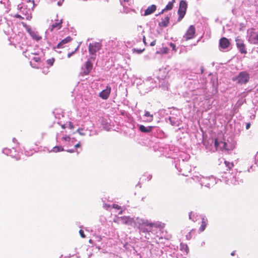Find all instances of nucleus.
<instances>
[{
    "instance_id": "obj_1",
    "label": "nucleus",
    "mask_w": 258,
    "mask_h": 258,
    "mask_svg": "<svg viewBox=\"0 0 258 258\" xmlns=\"http://www.w3.org/2000/svg\"><path fill=\"white\" fill-rule=\"evenodd\" d=\"M117 224H126L132 226L133 224L137 227L140 235L147 240L158 237V231H160L163 226L160 222L152 223L147 219L137 217L136 219L129 216L117 217L113 220Z\"/></svg>"
},
{
    "instance_id": "obj_2",
    "label": "nucleus",
    "mask_w": 258,
    "mask_h": 258,
    "mask_svg": "<svg viewBox=\"0 0 258 258\" xmlns=\"http://www.w3.org/2000/svg\"><path fill=\"white\" fill-rule=\"evenodd\" d=\"M167 75V72L166 69L160 70V75L158 78V83H157L152 78H148L140 86V92L143 94L147 93L151 91L153 88L156 87L158 84L160 87H162L164 89H167L168 83L166 80Z\"/></svg>"
},
{
    "instance_id": "obj_3",
    "label": "nucleus",
    "mask_w": 258,
    "mask_h": 258,
    "mask_svg": "<svg viewBox=\"0 0 258 258\" xmlns=\"http://www.w3.org/2000/svg\"><path fill=\"white\" fill-rule=\"evenodd\" d=\"M193 180L200 182L201 186L207 187L213 186L216 183V178L213 176L204 177L201 175H195L192 177Z\"/></svg>"
},
{
    "instance_id": "obj_4",
    "label": "nucleus",
    "mask_w": 258,
    "mask_h": 258,
    "mask_svg": "<svg viewBox=\"0 0 258 258\" xmlns=\"http://www.w3.org/2000/svg\"><path fill=\"white\" fill-rule=\"evenodd\" d=\"M249 79V75L245 71L240 72L238 75L233 78V80L236 81L238 84L242 85L245 84Z\"/></svg>"
},
{
    "instance_id": "obj_5",
    "label": "nucleus",
    "mask_w": 258,
    "mask_h": 258,
    "mask_svg": "<svg viewBox=\"0 0 258 258\" xmlns=\"http://www.w3.org/2000/svg\"><path fill=\"white\" fill-rule=\"evenodd\" d=\"M247 39L250 43L258 45V32H256L254 29L248 30Z\"/></svg>"
},
{
    "instance_id": "obj_6",
    "label": "nucleus",
    "mask_w": 258,
    "mask_h": 258,
    "mask_svg": "<svg viewBox=\"0 0 258 258\" xmlns=\"http://www.w3.org/2000/svg\"><path fill=\"white\" fill-rule=\"evenodd\" d=\"M23 25L33 39L37 41H38L41 39L42 38L40 36H39L38 32L36 31L35 30L32 29L30 26L27 25L26 24L23 23Z\"/></svg>"
},
{
    "instance_id": "obj_7",
    "label": "nucleus",
    "mask_w": 258,
    "mask_h": 258,
    "mask_svg": "<svg viewBox=\"0 0 258 258\" xmlns=\"http://www.w3.org/2000/svg\"><path fill=\"white\" fill-rule=\"evenodd\" d=\"M196 29L194 25H190L185 32L183 38L187 41L195 37Z\"/></svg>"
},
{
    "instance_id": "obj_8",
    "label": "nucleus",
    "mask_w": 258,
    "mask_h": 258,
    "mask_svg": "<svg viewBox=\"0 0 258 258\" xmlns=\"http://www.w3.org/2000/svg\"><path fill=\"white\" fill-rule=\"evenodd\" d=\"M235 41L237 48L240 52V53L242 54H246L247 53V51L245 49V46L243 40L240 38V36H237L235 38Z\"/></svg>"
},
{
    "instance_id": "obj_9",
    "label": "nucleus",
    "mask_w": 258,
    "mask_h": 258,
    "mask_svg": "<svg viewBox=\"0 0 258 258\" xmlns=\"http://www.w3.org/2000/svg\"><path fill=\"white\" fill-rule=\"evenodd\" d=\"M62 20L58 21V20L56 22L52 24L50 27L45 32V39H47V35L49 32H52L54 30H58L61 27Z\"/></svg>"
},
{
    "instance_id": "obj_10",
    "label": "nucleus",
    "mask_w": 258,
    "mask_h": 258,
    "mask_svg": "<svg viewBox=\"0 0 258 258\" xmlns=\"http://www.w3.org/2000/svg\"><path fill=\"white\" fill-rule=\"evenodd\" d=\"M232 177L231 178V182L233 184H239L240 182H242L243 179L240 172L237 171L232 173Z\"/></svg>"
},
{
    "instance_id": "obj_11",
    "label": "nucleus",
    "mask_w": 258,
    "mask_h": 258,
    "mask_svg": "<svg viewBox=\"0 0 258 258\" xmlns=\"http://www.w3.org/2000/svg\"><path fill=\"white\" fill-rule=\"evenodd\" d=\"M101 45L99 42H93L90 43L89 46V51L90 54L95 55L97 51L101 49Z\"/></svg>"
},
{
    "instance_id": "obj_12",
    "label": "nucleus",
    "mask_w": 258,
    "mask_h": 258,
    "mask_svg": "<svg viewBox=\"0 0 258 258\" xmlns=\"http://www.w3.org/2000/svg\"><path fill=\"white\" fill-rule=\"evenodd\" d=\"M93 68V64L90 60H87L85 64L84 67H82V74L83 75H88Z\"/></svg>"
},
{
    "instance_id": "obj_13",
    "label": "nucleus",
    "mask_w": 258,
    "mask_h": 258,
    "mask_svg": "<svg viewBox=\"0 0 258 258\" xmlns=\"http://www.w3.org/2000/svg\"><path fill=\"white\" fill-rule=\"evenodd\" d=\"M230 42L228 39L225 37H223L220 39L219 42V46L221 49H226L229 47Z\"/></svg>"
},
{
    "instance_id": "obj_14",
    "label": "nucleus",
    "mask_w": 258,
    "mask_h": 258,
    "mask_svg": "<svg viewBox=\"0 0 258 258\" xmlns=\"http://www.w3.org/2000/svg\"><path fill=\"white\" fill-rule=\"evenodd\" d=\"M225 141H218V140L215 141V146L217 150L225 151Z\"/></svg>"
},
{
    "instance_id": "obj_15",
    "label": "nucleus",
    "mask_w": 258,
    "mask_h": 258,
    "mask_svg": "<svg viewBox=\"0 0 258 258\" xmlns=\"http://www.w3.org/2000/svg\"><path fill=\"white\" fill-rule=\"evenodd\" d=\"M110 91L111 88L107 86L105 89L102 90L100 93L99 96L103 99H106L109 97Z\"/></svg>"
},
{
    "instance_id": "obj_16",
    "label": "nucleus",
    "mask_w": 258,
    "mask_h": 258,
    "mask_svg": "<svg viewBox=\"0 0 258 258\" xmlns=\"http://www.w3.org/2000/svg\"><path fill=\"white\" fill-rule=\"evenodd\" d=\"M153 128H154L153 126H145L142 124L139 125L140 131L141 132L145 133H149L151 132Z\"/></svg>"
},
{
    "instance_id": "obj_17",
    "label": "nucleus",
    "mask_w": 258,
    "mask_h": 258,
    "mask_svg": "<svg viewBox=\"0 0 258 258\" xmlns=\"http://www.w3.org/2000/svg\"><path fill=\"white\" fill-rule=\"evenodd\" d=\"M72 40V38L70 36L67 37L65 39L61 40L57 45L56 47L57 48H61L64 47V44L70 42Z\"/></svg>"
},
{
    "instance_id": "obj_18",
    "label": "nucleus",
    "mask_w": 258,
    "mask_h": 258,
    "mask_svg": "<svg viewBox=\"0 0 258 258\" xmlns=\"http://www.w3.org/2000/svg\"><path fill=\"white\" fill-rule=\"evenodd\" d=\"M13 152H15V149L14 148H13V149L5 148L3 150V153H4V154H6L7 155H10V156H11L12 157H15L17 160L19 159H20L19 157H15L13 155Z\"/></svg>"
},
{
    "instance_id": "obj_19",
    "label": "nucleus",
    "mask_w": 258,
    "mask_h": 258,
    "mask_svg": "<svg viewBox=\"0 0 258 258\" xmlns=\"http://www.w3.org/2000/svg\"><path fill=\"white\" fill-rule=\"evenodd\" d=\"M156 10V6L155 5H152L145 10L144 16H147L152 14Z\"/></svg>"
},
{
    "instance_id": "obj_20",
    "label": "nucleus",
    "mask_w": 258,
    "mask_h": 258,
    "mask_svg": "<svg viewBox=\"0 0 258 258\" xmlns=\"http://www.w3.org/2000/svg\"><path fill=\"white\" fill-rule=\"evenodd\" d=\"M180 250L182 252L183 255L187 254L189 250L187 245L182 243L180 245Z\"/></svg>"
},
{
    "instance_id": "obj_21",
    "label": "nucleus",
    "mask_w": 258,
    "mask_h": 258,
    "mask_svg": "<svg viewBox=\"0 0 258 258\" xmlns=\"http://www.w3.org/2000/svg\"><path fill=\"white\" fill-rule=\"evenodd\" d=\"M235 148V144L234 143H231L229 142H226L225 143V151H229L232 150Z\"/></svg>"
},
{
    "instance_id": "obj_22",
    "label": "nucleus",
    "mask_w": 258,
    "mask_h": 258,
    "mask_svg": "<svg viewBox=\"0 0 258 258\" xmlns=\"http://www.w3.org/2000/svg\"><path fill=\"white\" fill-rule=\"evenodd\" d=\"M169 22V17L168 16L165 17L162 19L161 21L159 23V25L162 27H166Z\"/></svg>"
},
{
    "instance_id": "obj_23",
    "label": "nucleus",
    "mask_w": 258,
    "mask_h": 258,
    "mask_svg": "<svg viewBox=\"0 0 258 258\" xmlns=\"http://www.w3.org/2000/svg\"><path fill=\"white\" fill-rule=\"evenodd\" d=\"M175 2V0H172L170 1L166 5L165 8L162 11L161 13H163L164 11L171 10L173 6V4Z\"/></svg>"
},
{
    "instance_id": "obj_24",
    "label": "nucleus",
    "mask_w": 258,
    "mask_h": 258,
    "mask_svg": "<svg viewBox=\"0 0 258 258\" xmlns=\"http://www.w3.org/2000/svg\"><path fill=\"white\" fill-rule=\"evenodd\" d=\"M207 224V219H206L204 217H202V225L199 229L200 232H203L206 228V225Z\"/></svg>"
},
{
    "instance_id": "obj_25",
    "label": "nucleus",
    "mask_w": 258,
    "mask_h": 258,
    "mask_svg": "<svg viewBox=\"0 0 258 258\" xmlns=\"http://www.w3.org/2000/svg\"><path fill=\"white\" fill-rule=\"evenodd\" d=\"M185 13H186V11L178 9V15L179 16L178 18V22L180 21L183 19V18L184 17V16L185 14Z\"/></svg>"
},
{
    "instance_id": "obj_26",
    "label": "nucleus",
    "mask_w": 258,
    "mask_h": 258,
    "mask_svg": "<svg viewBox=\"0 0 258 258\" xmlns=\"http://www.w3.org/2000/svg\"><path fill=\"white\" fill-rule=\"evenodd\" d=\"M198 215L197 213L191 212L189 214V219L194 222L197 221Z\"/></svg>"
},
{
    "instance_id": "obj_27",
    "label": "nucleus",
    "mask_w": 258,
    "mask_h": 258,
    "mask_svg": "<svg viewBox=\"0 0 258 258\" xmlns=\"http://www.w3.org/2000/svg\"><path fill=\"white\" fill-rule=\"evenodd\" d=\"M187 9V4L184 1H181L179 3L178 9L186 11Z\"/></svg>"
},
{
    "instance_id": "obj_28",
    "label": "nucleus",
    "mask_w": 258,
    "mask_h": 258,
    "mask_svg": "<svg viewBox=\"0 0 258 258\" xmlns=\"http://www.w3.org/2000/svg\"><path fill=\"white\" fill-rule=\"evenodd\" d=\"M63 151H64V149L61 146H56L54 147L50 152L57 153Z\"/></svg>"
},
{
    "instance_id": "obj_29",
    "label": "nucleus",
    "mask_w": 258,
    "mask_h": 258,
    "mask_svg": "<svg viewBox=\"0 0 258 258\" xmlns=\"http://www.w3.org/2000/svg\"><path fill=\"white\" fill-rule=\"evenodd\" d=\"M61 127L62 128H64L67 127H69L70 129L74 128V125L71 122H69L66 123V124H63L61 125Z\"/></svg>"
},
{
    "instance_id": "obj_30",
    "label": "nucleus",
    "mask_w": 258,
    "mask_h": 258,
    "mask_svg": "<svg viewBox=\"0 0 258 258\" xmlns=\"http://www.w3.org/2000/svg\"><path fill=\"white\" fill-rule=\"evenodd\" d=\"M144 116L147 117H149V118L148 119L149 121H151L153 120V115L151 114L149 111H145Z\"/></svg>"
},
{
    "instance_id": "obj_31",
    "label": "nucleus",
    "mask_w": 258,
    "mask_h": 258,
    "mask_svg": "<svg viewBox=\"0 0 258 258\" xmlns=\"http://www.w3.org/2000/svg\"><path fill=\"white\" fill-rule=\"evenodd\" d=\"M194 230L193 229L191 230L188 233V234L186 235V239L187 240H190L192 238V235L194 234Z\"/></svg>"
},
{
    "instance_id": "obj_32",
    "label": "nucleus",
    "mask_w": 258,
    "mask_h": 258,
    "mask_svg": "<svg viewBox=\"0 0 258 258\" xmlns=\"http://www.w3.org/2000/svg\"><path fill=\"white\" fill-rule=\"evenodd\" d=\"M62 141H65V142H71L72 143L73 142V141H71V138L69 136H67L63 137L62 138Z\"/></svg>"
},
{
    "instance_id": "obj_33",
    "label": "nucleus",
    "mask_w": 258,
    "mask_h": 258,
    "mask_svg": "<svg viewBox=\"0 0 258 258\" xmlns=\"http://www.w3.org/2000/svg\"><path fill=\"white\" fill-rule=\"evenodd\" d=\"M224 163L226 166L228 167L229 169H231L233 166V164L232 163H230L229 162L225 161Z\"/></svg>"
},
{
    "instance_id": "obj_34",
    "label": "nucleus",
    "mask_w": 258,
    "mask_h": 258,
    "mask_svg": "<svg viewBox=\"0 0 258 258\" xmlns=\"http://www.w3.org/2000/svg\"><path fill=\"white\" fill-rule=\"evenodd\" d=\"M54 61V59L53 58H51V59H48L47 60V64H49L51 66L53 65Z\"/></svg>"
},
{
    "instance_id": "obj_35",
    "label": "nucleus",
    "mask_w": 258,
    "mask_h": 258,
    "mask_svg": "<svg viewBox=\"0 0 258 258\" xmlns=\"http://www.w3.org/2000/svg\"><path fill=\"white\" fill-rule=\"evenodd\" d=\"M77 132L81 136H85V133L84 132H83V129L82 128H78L77 131Z\"/></svg>"
},
{
    "instance_id": "obj_36",
    "label": "nucleus",
    "mask_w": 258,
    "mask_h": 258,
    "mask_svg": "<svg viewBox=\"0 0 258 258\" xmlns=\"http://www.w3.org/2000/svg\"><path fill=\"white\" fill-rule=\"evenodd\" d=\"M169 52V49L167 47H163L162 49V52L163 54H167Z\"/></svg>"
},
{
    "instance_id": "obj_37",
    "label": "nucleus",
    "mask_w": 258,
    "mask_h": 258,
    "mask_svg": "<svg viewBox=\"0 0 258 258\" xmlns=\"http://www.w3.org/2000/svg\"><path fill=\"white\" fill-rule=\"evenodd\" d=\"M169 45L172 48V50L176 51V45L174 43L170 42Z\"/></svg>"
},
{
    "instance_id": "obj_38",
    "label": "nucleus",
    "mask_w": 258,
    "mask_h": 258,
    "mask_svg": "<svg viewBox=\"0 0 258 258\" xmlns=\"http://www.w3.org/2000/svg\"><path fill=\"white\" fill-rule=\"evenodd\" d=\"M79 45H78V46H77V47L76 48V49H75L74 51H73V52H71V53H68V57L69 58H70V57H71L73 54H74V53H75V52L78 50V49L79 48Z\"/></svg>"
},
{
    "instance_id": "obj_39",
    "label": "nucleus",
    "mask_w": 258,
    "mask_h": 258,
    "mask_svg": "<svg viewBox=\"0 0 258 258\" xmlns=\"http://www.w3.org/2000/svg\"><path fill=\"white\" fill-rule=\"evenodd\" d=\"M79 233H80V234L81 235V236L82 237V238H85V235L84 233V231L83 230H80L79 231Z\"/></svg>"
},
{
    "instance_id": "obj_40",
    "label": "nucleus",
    "mask_w": 258,
    "mask_h": 258,
    "mask_svg": "<svg viewBox=\"0 0 258 258\" xmlns=\"http://www.w3.org/2000/svg\"><path fill=\"white\" fill-rule=\"evenodd\" d=\"M112 208H114V209H121L120 206H118V205H116V204H113L112 205Z\"/></svg>"
},
{
    "instance_id": "obj_41",
    "label": "nucleus",
    "mask_w": 258,
    "mask_h": 258,
    "mask_svg": "<svg viewBox=\"0 0 258 258\" xmlns=\"http://www.w3.org/2000/svg\"><path fill=\"white\" fill-rule=\"evenodd\" d=\"M33 60L35 61V62H38L40 61V58L39 57H34L33 58Z\"/></svg>"
},
{
    "instance_id": "obj_42",
    "label": "nucleus",
    "mask_w": 258,
    "mask_h": 258,
    "mask_svg": "<svg viewBox=\"0 0 258 258\" xmlns=\"http://www.w3.org/2000/svg\"><path fill=\"white\" fill-rule=\"evenodd\" d=\"M103 207L105 209H108L109 208L111 207V206L110 205H108V204H105L104 205Z\"/></svg>"
},
{
    "instance_id": "obj_43",
    "label": "nucleus",
    "mask_w": 258,
    "mask_h": 258,
    "mask_svg": "<svg viewBox=\"0 0 258 258\" xmlns=\"http://www.w3.org/2000/svg\"><path fill=\"white\" fill-rule=\"evenodd\" d=\"M63 2V0H59L58 2H57V5L58 6H61L62 5V4Z\"/></svg>"
},
{
    "instance_id": "obj_44",
    "label": "nucleus",
    "mask_w": 258,
    "mask_h": 258,
    "mask_svg": "<svg viewBox=\"0 0 258 258\" xmlns=\"http://www.w3.org/2000/svg\"><path fill=\"white\" fill-rule=\"evenodd\" d=\"M250 123L248 122L246 124V129L248 130L250 128Z\"/></svg>"
},
{
    "instance_id": "obj_45",
    "label": "nucleus",
    "mask_w": 258,
    "mask_h": 258,
    "mask_svg": "<svg viewBox=\"0 0 258 258\" xmlns=\"http://www.w3.org/2000/svg\"><path fill=\"white\" fill-rule=\"evenodd\" d=\"M156 44V40H154L150 43V46H153Z\"/></svg>"
},
{
    "instance_id": "obj_46",
    "label": "nucleus",
    "mask_w": 258,
    "mask_h": 258,
    "mask_svg": "<svg viewBox=\"0 0 258 258\" xmlns=\"http://www.w3.org/2000/svg\"><path fill=\"white\" fill-rule=\"evenodd\" d=\"M81 146L80 142H79L77 144L75 145V148H79Z\"/></svg>"
},
{
    "instance_id": "obj_47",
    "label": "nucleus",
    "mask_w": 258,
    "mask_h": 258,
    "mask_svg": "<svg viewBox=\"0 0 258 258\" xmlns=\"http://www.w3.org/2000/svg\"><path fill=\"white\" fill-rule=\"evenodd\" d=\"M66 151H67V152H69V153H73L75 152V149H70V150H67Z\"/></svg>"
},
{
    "instance_id": "obj_48",
    "label": "nucleus",
    "mask_w": 258,
    "mask_h": 258,
    "mask_svg": "<svg viewBox=\"0 0 258 258\" xmlns=\"http://www.w3.org/2000/svg\"><path fill=\"white\" fill-rule=\"evenodd\" d=\"M121 4L123 5V2H127L128 0H120Z\"/></svg>"
},
{
    "instance_id": "obj_49",
    "label": "nucleus",
    "mask_w": 258,
    "mask_h": 258,
    "mask_svg": "<svg viewBox=\"0 0 258 258\" xmlns=\"http://www.w3.org/2000/svg\"><path fill=\"white\" fill-rule=\"evenodd\" d=\"M169 120H170V121L172 125H174V123H173V121H172V120H171V117H169Z\"/></svg>"
},
{
    "instance_id": "obj_50",
    "label": "nucleus",
    "mask_w": 258,
    "mask_h": 258,
    "mask_svg": "<svg viewBox=\"0 0 258 258\" xmlns=\"http://www.w3.org/2000/svg\"><path fill=\"white\" fill-rule=\"evenodd\" d=\"M16 18H22L21 16L20 15H16Z\"/></svg>"
},
{
    "instance_id": "obj_51",
    "label": "nucleus",
    "mask_w": 258,
    "mask_h": 258,
    "mask_svg": "<svg viewBox=\"0 0 258 258\" xmlns=\"http://www.w3.org/2000/svg\"><path fill=\"white\" fill-rule=\"evenodd\" d=\"M231 255L232 256H234V255H235V251H234L232 252L231 253Z\"/></svg>"
},
{
    "instance_id": "obj_52",
    "label": "nucleus",
    "mask_w": 258,
    "mask_h": 258,
    "mask_svg": "<svg viewBox=\"0 0 258 258\" xmlns=\"http://www.w3.org/2000/svg\"><path fill=\"white\" fill-rule=\"evenodd\" d=\"M143 41H144V43L146 44V41H145V36H144V37H143Z\"/></svg>"
},
{
    "instance_id": "obj_53",
    "label": "nucleus",
    "mask_w": 258,
    "mask_h": 258,
    "mask_svg": "<svg viewBox=\"0 0 258 258\" xmlns=\"http://www.w3.org/2000/svg\"><path fill=\"white\" fill-rule=\"evenodd\" d=\"M143 50H137V52L139 53H140L142 52Z\"/></svg>"
},
{
    "instance_id": "obj_54",
    "label": "nucleus",
    "mask_w": 258,
    "mask_h": 258,
    "mask_svg": "<svg viewBox=\"0 0 258 258\" xmlns=\"http://www.w3.org/2000/svg\"><path fill=\"white\" fill-rule=\"evenodd\" d=\"M118 214H122V210H121L120 211H119V213H118Z\"/></svg>"
},
{
    "instance_id": "obj_55",
    "label": "nucleus",
    "mask_w": 258,
    "mask_h": 258,
    "mask_svg": "<svg viewBox=\"0 0 258 258\" xmlns=\"http://www.w3.org/2000/svg\"><path fill=\"white\" fill-rule=\"evenodd\" d=\"M13 141L14 142L15 141V138L13 139Z\"/></svg>"
},
{
    "instance_id": "obj_56",
    "label": "nucleus",
    "mask_w": 258,
    "mask_h": 258,
    "mask_svg": "<svg viewBox=\"0 0 258 258\" xmlns=\"http://www.w3.org/2000/svg\"><path fill=\"white\" fill-rule=\"evenodd\" d=\"M257 156H258V154H257Z\"/></svg>"
}]
</instances>
